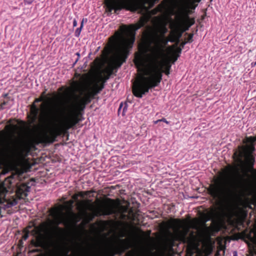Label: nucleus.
I'll return each mask as SVG.
<instances>
[{
	"mask_svg": "<svg viewBox=\"0 0 256 256\" xmlns=\"http://www.w3.org/2000/svg\"><path fill=\"white\" fill-rule=\"evenodd\" d=\"M98 90L93 86L90 90L84 94L83 91L80 92L82 96H78L76 101L70 105L68 108H64V116L60 122L54 126L50 128L48 131L42 132L36 136L33 135L30 130V126L26 123L17 119V180L22 181L28 178L27 172L30 171L32 165L27 160L21 162L19 159V128L21 122L24 123V128L26 129L24 148L28 153L31 150H36V146L39 144L44 145L54 142L58 136H64L68 130L75 126L82 120V116L88 104L98 94Z\"/></svg>",
	"mask_w": 256,
	"mask_h": 256,
	"instance_id": "obj_1",
	"label": "nucleus"
},
{
	"mask_svg": "<svg viewBox=\"0 0 256 256\" xmlns=\"http://www.w3.org/2000/svg\"><path fill=\"white\" fill-rule=\"evenodd\" d=\"M148 20L147 16H142L136 24L122 26L120 32H116L114 36L108 38L103 52L106 55L115 54L116 57L105 70L106 74L110 76L114 70L120 68L126 61L135 41L136 31L144 26Z\"/></svg>",
	"mask_w": 256,
	"mask_h": 256,
	"instance_id": "obj_2",
	"label": "nucleus"
},
{
	"mask_svg": "<svg viewBox=\"0 0 256 256\" xmlns=\"http://www.w3.org/2000/svg\"><path fill=\"white\" fill-rule=\"evenodd\" d=\"M151 54L148 64H146L143 56L140 54H137L134 59V63L138 70L144 74L133 84L132 93L137 98H142L150 89L157 86L162 81L163 73L167 76L170 74L172 66L170 62L166 61L162 63L160 61L164 56V52L158 56H156L154 53Z\"/></svg>",
	"mask_w": 256,
	"mask_h": 256,
	"instance_id": "obj_3",
	"label": "nucleus"
},
{
	"mask_svg": "<svg viewBox=\"0 0 256 256\" xmlns=\"http://www.w3.org/2000/svg\"><path fill=\"white\" fill-rule=\"evenodd\" d=\"M230 168L236 175L232 184V190L226 188L224 179V174L220 173V176L214 178V183L210 184L207 189L208 194L214 200L222 201L232 193L239 201L248 203L252 194L250 186L244 176L240 174L236 166H230Z\"/></svg>",
	"mask_w": 256,
	"mask_h": 256,
	"instance_id": "obj_4",
	"label": "nucleus"
},
{
	"mask_svg": "<svg viewBox=\"0 0 256 256\" xmlns=\"http://www.w3.org/2000/svg\"><path fill=\"white\" fill-rule=\"evenodd\" d=\"M160 0H104L106 11L116 13L123 9L131 12L147 11L152 8Z\"/></svg>",
	"mask_w": 256,
	"mask_h": 256,
	"instance_id": "obj_5",
	"label": "nucleus"
},
{
	"mask_svg": "<svg viewBox=\"0 0 256 256\" xmlns=\"http://www.w3.org/2000/svg\"><path fill=\"white\" fill-rule=\"evenodd\" d=\"M168 32V28L165 25H159L155 29H150L143 33L144 37L154 46L151 48L150 52L154 53L156 56L164 53V48L169 40L165 36Z\"/></svg>",
	"mask_w": 256,
	"mask_h": 256,
	"instance_id": "obj_6",
	"label": "nucleus"
},
{
	"mask_svg": "<svg viewBox=\"0 0 256 256\" xmlns=\"http://www.w3.org/2000/svg\"><path fill=\"white\" fill-rule=\"evenodd\" d=\"M106 201L107 204H106L104 206L94 210V204L92 200H86L82 202L84 206L88 210H93V213L88 216L89 220H92L94 216H107L116 213L115 200L107 198Z\"/></svg>",
	"mask_w": 256,
	"mask_h": 256,
	"instance_id": "obj_7",
	"label": "nucleus"
},
{
	"mask_svg": "<svg viewBox=\"0 0 256 256\" xmlns=\"http://www.w3.org/2000/svg\"><path fill=\"white\" fill-rule=\"evenodd\" d=\"M172 223L173 224L178 227L174 232L177 239L180 242H185L188 239V234L190 230V227L188 226H184L182 230H180V227L182 226V220L180 219H174L172 220Z\"/></svg>",
	"mask_w": 256,
	"mask_h": 256,
	"instance_id": "obj_8",
	"label": "nucleus"
},
{
	"mask_svg": "<svg viewBox=\"0 0 256 256\" xmlns=\"http://www.w3.org/2000/svg\"><path fill=\"white\" fill-rule=\"evenodd\" d=\"M221 220L220 212L216 209L212 208L206 215V222L211 220L212 225L208 228L218 231L219 230V223Z\"/></svg>",
	"mask_w": 256,
	"mask_h": 256,
	"instance_id": "obj_9",
	"label": "nucleus"
},
{
	"mask_svg": "<svg viewBox=\"0 0 256 256\" xmlns=\"http://www.w3.org/2000/svg\"><path fill=\"white\" fill-rule=\"evenodd\" d=\"M33 182L32 180L28 179L20 184L17 182V200L24 198L28 196L30 188V184Z\"/></svg>",
	"mask_w": 256,
	"mask_h": 256,
	"instance_id": "obj_10",
	"label": "nucleus"
},
{
	"mask_svg": "<svg viewBox=\"0 0 256 256\" xmlns=\"http://www.w3.org/2000/svg\"><path fill=\"white\" fill-rule=\"evenodd\" d=\"M188 13H190V11H187L184 14V30H188L189 28L194 24L195 20L194 18H190L188 15Z\"/></svg>",
	"mask_w": 256,
	"mask_h": 256,
	"instance_id": "obj_11",
	"label": "nucleus"
},
{
	"mask_svg": "<svg viewBox=\"0 0 256 256\" xmlns=\"http://www.w3.org/2000/svg\"><path fill=\"white\" fill-rule=\"evenodd\" d=\"M39 111L40 110L36 104H32L30 106V114L31 116L30 118L32 123H34L36 121L38 114H39Z\"/></svg>",
	"mask_w": 256,
	"mask_h": 256,
	"instance_id": "obj_12",
	"label": "nucleus"
},
{
	"mask_svg": "<svg viewBox=\"0 0 256 256\" xmlns=\"http://www.w3.org/2000/svg\"><path fill=\"white\" fill-rule=\"evenodd\" d=\"M27 232L23 236V239L26 240L28 237V234L30 231L32 234H36L38 232V228L37 226H28L26 228Z\"/></svg>",
	"mask_w": 256,
	"mask_h": 256,
	"instance_id": "obj_13",
	"label": "nucleus"
},
{
	"mask_svg": "<svg viewBox=\"0 0 256 256\" xmlns=\"http://www.w3.org/2000/svg\"><path fill=\"white\" fill-rule=\"evenodd\" d=\"M182 35V32H178L177 30L172 32L171 33L172 38L169 40L171 42H176L178 43Z\"/></svg>",
	"mask_w": 256,
	"mask_h": 256,
	"instance_id": "obj_14",
	"label": "nucleus"
},
{
	"mask_svg": "<svg viewBox=\"0 0 256 256\" xmlns=\"http://www.w3.org/2000/svg\"><path fill=\"white\" fill-rule=\"evenodd\" d=\"M8 135L10 137H13L15 138V134H16V125L10 124L6 126Z\"/></svg>",
	"mask_w": 256,
	"mask_h": 256,
	"instance_id": "obj_15",
	"label": "nucleus"
},
{
	"mask_svg": "<svg viewBox=\"0 0 256 256\" xmlns=\"http://www.w3.org/2000/svg\"><path fill=\"white\" fill-rule=\"evenodd\" d=\"M84 86V83L82 81H74L72 84V86L76 90H82Z\"/></svg>",
	"mask_w": 256,
	"mask_h": 256,
	"instance_id": "obj_16",
	"label": "nucleus"
},
{
	"mask_svg": "<svg viewBox=\"0 0 256 256\" xmlns=\"http://www.w3.org/2000/svg\"><path fill=\"white\" fill-rule=\"evenodd\" d=\"M12 100L6 99L0 104V108L1 109H5V108H9L10 107V106L12 105Z\"/></svg>",
	"mask_w": 256,
	"mask_h": 256,
	"instance_id": "obj_17",
	"label": "nucleus"
},
{
	"mask_svg": "<svg viewBox=\"0 0 256 256\" xmlns=\"http://www.w3.org/2000/svg\"><path fill=\"white\" fill-rule=\"evenodd\" d=\"M100 82V80H98V82H96L94 85V87L96 88L97 90H98V92H100L104 88V83L105 82V80H104L102 82Z\"/></svg>",
	"mask_w": 256,
	"mask_h": 256,
	"instance_id": "obj_18",
	"label": "nucleus"
},
{
	"mask_svg": "<svg viewBox=\"0 0 256 256\" xmlns=\"http://www.w3.org/2000/svg\"><path fill=\"white\" fill-rule=\"evenodd\" d=\"M44 94H45V92H42L41 96L39 98H36L34 100L33 104H36V103H37V102H44L46 98Z\"/></svg>",
	"mask_w": 256,
	"mask_h": 256,
	"instance_id": "obj_19",
	"label": "nucleus"
},
{
	"mask_svg": "<svg viewBox=\"0 0 256 256\" xmlns=\"http://www.w3.org/2000/svg\"><path fill=\"white\" fill-rule=\"evenodd\" d=\"M246 160L248 162L252 165V166H253L254 162V157L252 155H246L244 156Z\"/></svg>",
	"mask_w": 256,
	"mask_h": 256,
	"instance_id": "obj_20",
	"label": "nucleus"
},
{
	"mask_svg": "<svg viewBox=\"0 0 256 256\" xmlns=\"http://www.w3.org/2000/svg\"><path fill=\"white\" fill-rule=\"evenodd\" d=\"M178 57H180L178 54H176L173 53L170 59L168 61H170V62H172V63L174 64V62L176 61Z\"/></svg>",
	"mask_w": 256,
	"mask_h": 256,
	"instance_id": "obj_21",
	"label": "nucleus"
},
{
	"mask_svg": "<svg viewBox=\"0 0 256 256\" xmlns=\"http://www.w3.org/2000/svg\"><path fill=\"white\" fill-rule=\"evenodd\" d=\"M82 27L80 26V28H78L76 29L74 33V35L76 37H78L80 34L82 30Z\"/></svg>",
	"mask_w": 256,
	"mask_h": 256,
	"instance_id": "obj_22",
	"label": "nucleus"
},
{
	"mask_svg": "<svg viewBox=\"0 0 256 256\" xmlns=\"http://www.w3.org/2000/svg\"><path fill=\"white\" fill-rule=\"evenodd\" d=\"M193 36H194L193 34H190L188 36V37L186 39H185V40L186 42H189V43L192 42L193 40H192Z\"/></svg>",
	"mask_w": 256,
	"mask_h": 256,
	"instance_id": "obj_23",
	"label": "nucleus"
},
{
	"mask_svg": "<svg viewBox=\"0 0 256 256\" xmlns=\"http://www.w3.org/2000/svg\"><path fill=\"white\" fill-rule=\"evenodd\" d=\"M91 192V191L82 192L79 193L78 196L82 198H84V196H88Z\"/></svg>",
	"mask_w": 256,
	"mask_h": 256,
	"instance_id": "obj_24",
	"label": "nucleus"
},
{
	"mask_svg": "<svg viewBox=\"0 0 256 256\" xmlns=\"http://www.w3.org/2000/svg\"><path fill=\"white\" fill-rule=\"evenodd\" d=\"M182 48L180 46L176 48V49L174 50V54H178L179 56H180V54L182 51Z\"/></svg>",
	"mask_w": 256,
	"mask_h": 256,
	"instance_id": "obj_25",
	"label": "nucleus"
},
{
	"mask_svg": "<svg viewBox=\"0 0 256 256\" xmlns=\"http://www.w3.org/2000/svg\"><path fill=\"white\" fill-rule=\"evenodd\" d=\"M110 74H106L104 78H100L99 80H100V82H102L104 80H105V82H106V80H108V79H109V78H110Z\"/></svg>",
	"mask_w": 256,
	"mask_h": 256,
	"instance_id": "obj_26",
	"label": "nucleus"
},
{
	"mask_svg": "<svg viewBox=\"0 0 256 256\" xmlns=\"http://www.w3.org/2000/svg\"><path fill=\"white\" fill-rule=\"evenodd\" d=\"M125 256H135V254L133 252L130 251L126 254Z\"/></svg>",
	"mask_w": 256,
	"mask_h": 256,
	"instance_id": "obj_27",
	"label": "nucleus"
},
{
	"mask_svg": "<svg viewBox=\"0 0 256 256\" xmlns=\"http://www.w3.org/2000/svg\"><path fill=\"white\" fill-rule=\"evenodd\" d=\"M87 22V18H83L80 22V26L83 28L84 22Z\"/></svg>",
	"mask_w": 256,
	"mask_h": 256,
	"instance_id": "obj_28",
	"label": "nucleus"
},
{
	"mask_svg": "<svg viewBox=\"0 0 256 256\" xmlns=\"http://www.w3.org/2000/svg\"><path fill=\"white\" fill-rule=\"evenodd\" d=\"M100 62V59L98 58H96L94 61V63L96 65L98 64Z\"/></svg>",
	"mask_w": 256,
	"mask_h": 256,
	"instance_id": "obj_29",
	"label": "nucleus"
},
{
	"mask_svg": "<svg viewBox=\"0 0 256 256\" xmlns=\"http://www.w3.org/2000/svg\"><path fill=\"white\" fill-rule=\"evenodd\" d=\"M34 0H24V2L26 4H32Z\"/></svg>",
	"mask_w": 256,
	"mask_h": 256,
	"instance_id": "obj_30",
	"label": "nucleus"
},
{
	"mask_svg": "<svg viewBox=\"0 0 256 256\" xmlns=\"http://www.w3.org/2000/svg\"><path fill=\"white\" fill-rule=\"evenodd\" d=\"M188 43L187 42H186L185 40L183 42H182L180 45V46L182 48H184V45Z\"/></svg>",
	"mask_w": 256,
	"mask_h": 256,
	"instance_id": "obj_31",
	"label": "nucleus"
},
{
	"mask_svg": "<svg viewBox=\"0 0 256 256\" xmlns=\"http://www.w3.org/2000/svg\"><path fill=\"white\" fill-rule=\"evenodd\" d=\"M160 122H163L165 123H166V124H169V122H168L165 118H162V119H160Z\"/></svg>",
	"mask_w": 256,
	"mask_h": 256,
	"instance_id": "obj_32",
	"label": "nucleus"
},
{
	"mask_svg": "<svg viewBox=\"0 0 256 256\" xmlns=\"http://www.w3.org/2000/svg\"><path fill=\"white\" fill-rule=\"evenodd\" d=\"M78 25V24H77V21L76 19H74V20H73V26L74 27H76V26Z\"/></svg>",
	"mask_w": 256,
	"mask_h": 256,
	"instance_id": "obj_33",
	"label": "nucleus"
},
{
	"mask_svg": "<svg viewBox=\"0 0 256 256\" xmlns=\"http://www.w3.org/2000/svg\"><path fill=\"white\" fill-rule=\"evenodd\" d=\"M78 195H74L73 196H72V198L74 200H76L78 198Z\"/></svg>",
	"mask_w": 256,
	"mask_h": 256,
	"instance_id": "obj_34",
	"label": "nucleus"
},
{
	"mask_svg": "<svg viewBox=\"0 0 256 256\" xmlns=\"http://www.w3.org/2000/svg\"><path fill=\"white\" fill-rule=\"evenodd\" d=\"M160 122V120H157L154 121V124H158V122Z\"/></svg>",
	"mask_w": 256,
	"mask_h": 256,
	"instance_id": "obj_35",
	"label": "nucleus"
},
{
	"mask_svg": "<svg viewBox=\"0 0 256 256\" xmlns=\"http://www.w3.org/2000/svg\"><path fill=\"white\" fill-rule=\"evenodd\" d=\"M64 88L63 86H62L58 88V91H62V90H63Z\"/></svg>",
	"mask_w": 256,
	"mask_h": 256,
	"instance_id": "obj_36",
	"label": "nucleus"
},
{
	"mask_svg": "<svg viewBox=\"0 0 256 256\" xmlns=\"http://www.w3.org/2000/svg\"><path fill=\"white\" fill-rule=\"evenodd\" d=\"M2 135H4L6 134V132L4 131L2 132Z\"/></svg>",
	"mask_w": 256,
	"mask_h": 256,
	"instance_id": "obj_37",
	"label": "nucleus"
},
{
	"mask_svg": "<svg viewBox=\"0 0 256 256\" xmlns=\"http://www.w3.org/2000/svg\"><path fill=\"white\" fill-rule=\"evenodd\" d=\"M72 215L74 216V217H76V214L74 213H72Z\"/></svg>",
	"mask_w": 256,
	"mask_h": 256,
	"instance_id": "obj_38",
	"label": "nucleus"
},
{
	"mask_svg": "<svg viewBox=\"0 0 256 256\" xmlns=\"http://www.w3.org/2000/svg\"><path fill=\"white\" fill-rule=\"evenodd\" d=\"M57 228H58V230H62V228H58V227H57Z\"/></svg>",
	"mask_w": 256,
	"mask_h": 256,
	"instance_id": "obj_39",
	"label": "nucleus"
},
{
	"mask_svg": "<svg viewBox=\"0 0 256 256\" xmlns=\"http://www.w3.org/2000/svg\"><path fill=\"white\" fill-rule=\"evenodd\" d=\"M234 256H237L236 252H235V254H234Z\"/></svg>",
	"mask_w": 256,
	"mask_h": 256,
	"instance_id": "obj_40",
	"label": "nucleus"
},
{
	"mask_svg": "<svg viewBox=\"0 0 256 256\" xmlns=\"http://www.w3.org/2000/svg\"><path fill=\"white\" fill-rule=\"evenodd\" d=\"M76 54H77V56H80V54H79V53H78H78H76Z\"/></svg>",
	"mask_w": 256,
	"mask_h": 256,
	"instance_id": "obj_41",
	"label": "nucleus"
},
{
	"mask_svg": "<svg viewBox=\"0 0 256 256\" xmlns=\"http://www.w3.org/2000/svg\"><path fill=\"white\" fill-rule=\"evenodd\" d=\"M14 202H16V200H14Z\"/></svg>",
	"mask_w": 256,
	"mask_h": 256,
	"instance_id": "obj_42",
	"label": "nucleus"
},
{
	"mask_svg": "<svg viewBox=\"0 0 256 256\" xmlns=\"http://www.w3.org/2000/svg\"><path fill=\"white\" fill-rule=\"evenodd\" d=\"M122 106V104H121L120 106V108Z\"/></svg>",
	"mask_w": 256,
	"mask_h": 256,
	"instance_id": "obj_43",
	"label": "nucleus"
},
{
	"mask_svg": "<svg viewBox=\"0 0 256 256\" xmlns=\"http://www.w3.org/2000/svg\"><path fill=\"white\" fill-rule=\"evenodd\" d=\"M43 105H44V104H42L41 105V106H42H42H43Z\"/></svg>",
	"mask_w": 256,
	"mask_h": 256,
	"instance_id": "obj_44",
	"label": "nucleus"
},
{
	"mask_svg": "<svg viewBox=\"0 0 256 256\" xmlns=\"http://www.w3.org/2000/svg\"><path fill=\"white\" fill-rule=\"evenodd\" d=\"M68 254V251L66 252V254Z\"/></svg>",
	"mask_w": 256,
	"mask_h": 256,
	"instance_id": "obj_45",
	"label": "nucleus"
},
{
	"mask_svg": "<svg viewBox=\"0 0 256 256\" xmlns=\"http://www.w3.org/2000/svg\"><path fill=\"white\" fill-rule=\"evenodd\" d=\"M13 256H16V255L14 254Z\"/></svg>",
	"mask_w": 256,
	"mask_h": 256,
	"instance_id": "obj_46",
	"label": "nucleus"
},
{
	"mask_svg": "<svg viewBox=\"0 0 256 256\" xmlns=\"http://www.w3.org/2000/svg\"><path fill=\"white\" fill-rule=\"evenodd\" d=\"M17 256H18V253L17 252Z\"/></svg>",
	"mask_w": 256,
	"mask_h": 256,
	"instance_id": "obj_47",
	"label": "nucleus"
}]
</instances>
